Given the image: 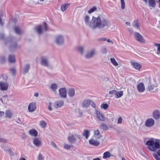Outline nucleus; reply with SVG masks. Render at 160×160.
I'll return each mask as SVG.
<instances>
[{
  "instance_id": "774afa93",
  "label": "nucleus",
  "mask_w": 160,
  "mask_h": 160,
  "mask_svg": "<svg viewBox=\"0 0 160 160\" xmlns=\"http://www.w3.org/2000/svg\"><path fill=\"white\" fill-rule=\"evenodd\" d=\"M92 160H101V159L99 158H97L93 159Z\"/></svg>"
},
{
  "instance_id": "2f4dec72",
  "label": "nucleus",
  "mask_w": 160,
  "mask_h": 160,
  "mask_svg": "<svg viewBox=\"0 0 160 160\" xmlns=\"http://www.w3.org/2000/svg\"><path fill=\"white\" fill-rule=\"evenodd\" d=\"M82 135L85 137L86 139H88L89 135V131L87 130H84V132L82 134Z\"/></svg>"
},
{
  "instance_id": "0e129e2a",
  "label": "nucleus",
  "mask_w": 160,
  "mask_h": 160,
  "mask_svg": "<svg viewBox=\"0 0 160 160\" xmlns=\"http://www.w3.org/2000/svg\"><path fill=\"white\" fill-rule=\"evenodd\" d=\"M126 24L127 25L129 26H130V25H131V24L129 22H126Z\"/></svg>"
},
{
  "instance_id": "bb28decb",
  "label": "nucleus",
  "mask_w": 160,
  "mask_h": 160,
  "mask_svg": "<svg viewBox=\"0 0 160 160\" xmlns=\"http://www.w3.org/2000/svg\"><path fill=\"white\" fill-rule=\"evenodd\" d=\"M78 51L80 52L81 54H83L84 52V47L80 46L77 47Z\"/></svg>"
},
{
  "instance_id": "5701e85b",
  "label": "nucleus",
  "mask_w": 160,
  "mask_h": 160,
  "mask_svg": "<svg viewBox=\"0 0 160 160\" xmlns=\"http://www.w3.org/2000/svg\"><path fill=\"white\" fill-rule=\"evenodd\" d=\"M30 68V65L29 64H26L24 67L23 71L22 73L23 74H25L26 73H27L29 69Z\"/></svg>"
},
{
  "instance_id": "ea45409f",
  "label": "nucleus",
  "mask_w": 160,
  "mask_h": 160,
  "mask_svg": "<svg viewBox=\"0 0 160 160\" xmlns=\"http://www.w3.org/2000/svg\"><path fill=\"white\" fill-rule=\"evenodd\" d=\"M64 148L67 150H69L73 146L72 145H70L67 144H65L64 145Z\"/></svg>"
},
{
  "instance_id": "49530a36",
  "label": "nucleus",
  "mask_w": 160,
  "mask_h": 160,
  "mask_svg": "<svg viewBox=\"0 0 160 160\" xmlns=\"http://www.w3.org/2000/svg\"><path fill=\"white\" fill-rule=\"evenodd\" d=\"M101 107L102 108H103L104 109H106L108 108V104L105 103L101 105Z\"/></svg>"
},
{
  "instance_id": "c756f323",
  "label": "nucleus",
  "mask_w": 160,
  "mask_h": 160,
  "mask_svg": "<svg viewBox=\"0 0 160 160\" xmlns=\"http://www.w3.org/2000/svg\"><path fill=\"white\" fill-rule=\"evenodd\" d=\"M123 95V92L122 91H120L118 92L116 91V95L115 97L116 98H118L122 97Z\"/></svg>"
},
{
  "instance_id": "37998d69",
  "label": "nucleus",
  "mask_w": 160,
  "mask_h": 160,
  "mask_svg": "<svg viewBox=\"0 0 160 160\" xmlns=\"http://www.w3.org/2000/svg\"><path fill=\"white\" fill-rule=\"evenodd\" d=\"M44 157L42 154L39 153L38 157V160H44Z\"/></svg>"
},
{
  "instance_id": "cd10ccee",
  "label": "nucleus",
  "mask_w": 160,
  "mask_h": 160,
  "mask_svg": "<svg viewBox=\"0 0 160 160\" xmlns=\"http://www.w3.org/2000/svg\"><path fill=\"white\" fill-rule=\"evenodd\" d=\"M111 156L110 153L108 151L105 152L103 153V158L105 159L110 158Z\"/></svg>"
},
{
  "instance_id": "603ef678",
  "label": "nucleus",
  "mask_w": 160,
  "mask_h": 160,
  "mask_svg": "<svg viewBox=\"0 0 160 160\" xmlns=\"http://www.w3.org/2000/svg\"><path fill=\"white\" fill-rule=\"evenodd\" d=\"M107 40L106 38H99L98 39V41H106Z\"/></svg>"
},
{
  "instance_id": "e433bc0d",
  "label": "nucleus",
  "mask_w": 160,
  "mask_h": 160,
  "mask_svg": "<svg viewBox=\"0 0 160 160\" xmlns=\"http://www.w3.org/2000/svg\"><path fill=\"white\" fill-rule=\"evenodd\" d=\"M116 91L115 90H112L109 92V94L110 95L109 97H112L113 96V95L114 94L116 95Z\"/></svg>"
},
{
  "instance_id": "4c0bfd02",
  "label": "nucleus",
  "mask_w": 160,
  "mask_h": 160,
  "mask_svg": "<svg viewBox=\"0 0 160 160\" xmlns=\"http://www.w3.org/2000/svg\"><path fill=\"white\" fill-rule=\"evenodd\" d=\"M100 127L101 129L104 130H107L108 129V126L104 124H101Z\"/></svg>"
},
{
  "instance_id": "20e7f679",
  "label": "nucleus",
  "mask_w": 160,
  "mask_h": 160,
  "mask_svg": "<svg viewBox=\"0 0 160 160\" xmlns=\"http://www.w3.org/2000/svg\"><path fill=\"white\" fill-rule=\"evenodd\" d=\"M76 138L78 139H81L82 138V136L78 134H72L68 137V139L70 143H74L76 141Z\"/></svg>"
},
{
  "instance_id": "13d9d810",
  "label": "nucleus",
  "mask_w": 160,
  "mask_h": 160,
  "mask_svg": "<svg viewBox=\"0 0 160 160\" xmlns=\"http://www.w3.org/2000/svg\"><path fill=\"white\" fill-rule=\"evenodd\" d=\"M4 38V35L3 34L0 33V39H2Z\"/></svg>"
},
{
  "instance_id": "2eb2a0df",
  "label": "nucleus",
  "mask_w": 160,
  "mask_h": 160,
  "mask_svg": "<svg viewBox=\"0 0 160 160\" xmlns=\"http://www.w3.org/2000/svg\"><path fill=\"white\" fill-rule=\"evenodd\" d=\"M8 84L6 82H0V89L2 90H7L8 88Z\"/></svg>"
},
{
  "instance_id": "4d7b16f0",
  "label": "nucleus",
  "mask_w": 160,
  "mask_h": 160,
  "mask_svg": "<svg viewBox=\"0 0 160 160\" xmlns=\"http://www.w3.org/2000/svg\"><path fill=\"white\" fill-rule=\"evenodd\" d=\"M0 24L1 25H3V22L2 21L1 16L0 15Z\"/></svg>"
},
{
  "instance_id": "e2e57ef3",
  "label": "nucleus",
  "mask_w": 160,
  "mask_h": 160,
  "mask_svg": "<svg viewBox=\"0 0 160 160\" xmlns=\"http://www.w3.org/2000/svg\"><path fill=\"white\" fill-rule=\"evenodd\" d=\"M107 42L109 43H111L112 44H113V43L112 41V40H110V39H108L107 40Z\"/></svg>"
},
{
  "instance_id": "b1692460",
  "label": "nucleus",
  "mask_w": 160,
  "mask_h": 160,
  "mask_svg": "<svg viewBox=\"0 0 160 160\" xmlns=\"http://www.w3.org/2000/svg\"><path fill=\"white\" fill-rule=\"evenodd\" d=\"M154 118L155 119H159L160 118V113L158 111H155L153 113Z\"/></svg>"
},
{
  "instance_id": "c9c22d12",
  "label": "nucleus",
  "mask_w": 160,
  "mask_h": 160,
  "mask_svg": "<svg viewBox=\"0 0 160 160\" xmlns=\"http://www.w3.org/2000/svg\"><path fill=\"white\" fill-rule=\"evenodd\" d=\"M110 60L112 64L115 66H117L118 65V63L116 61L115 59L114 58H111Z\"/></svg>"
},
{
  "instance_id": "680f3d73",
  "label": "nucleus",
  "mask_w": 160,
  "mask_h": 160,
  "mask_svg": "<svg viewBox=\"0 0 160 160\" xmlns=\"http://www.w3.org/2000/svg\"><path fill=\"white\" fill-rule=\"evenodd\" d=\"M92 104V106L94 107L95 108V105L94 103L92 101V102H91V103Z\"/></svg>"
},
{
  "instance_id": "393cba45",
  "label": "nucleus",
  "mask_w": 160,
  "mask_h": 160,
  "mask_svg": "<svg viewBox=\"0 0 160 160\" xmlns=\"http://www.w3.org/2000/svg\"><path fill=\"white\" fill-rule=\"evenodd\" d=\"M20 47L18 46L16 42L12 45L10 47V49L11 51H13L15 50L17 48H19Z\"/></svg>"
},
{
  "instance_id": "4468645a",
  "label": "nucleus",
  "mask_w": 160,
  "mask_h": 160,
  "mask_svg": "<svg viewBox=\"0 0 160 160\" xmlns=\"http://www.w3.org/2000/svg\"><path fill=\"white\" fill-rule=\"evenodd\" d=\"M33 142L35 146L39 147L41 145L42 141L41 139L36 138L33 139Z\"/></svg>"
},
{
  "instance_id": "72a5a7b5",
  "label": "nucleus",
  "mask_w": 160,
  "mask_h": 160,
  "mask_svg": "<svg viewBox=\"0 0 160 160\" xmlns=\"http://www.w3.org/2000/svg\"><path fill=\"white\" fill-rule=\"evenodd\" d=\"M69 4H64L62 5L61 7V10L62 11H64L68 8Z\"/></svg>"
},
{
  "instance_id": "6ab92c4d",
  "label": "nucleus",
  "mask_w": 160,
  "mask_h": 160,
  "mask_svg": "<svg viewBox=\"0 0 160 160\" xmlns=\"http://www.w3.org/2000/svg\"><path fill=\"white\" fill-rule=\"evenodd\" d=\"M96 113L97 114V116L98 118L101 121H104L105 118L103 115L99 111L96 110Z\"/></svg>"
},
{
  "instance_id": "0eeeda50",
  "label": "nucleus",
  "mask_w": 160,
  "mask_h": 160,
  "mask_svg": "<svg viewBox=\"0 0 160 160\" xmlns=\"http://www.w3.org/2000/svg\"><path fill=\"white\" fill-rule=\"evenodd\" d=\"M96 53V49L94 48L92 49L87 52L85 57L87 58H92Z\"/></svg>"
},
{
  "instance_id": "a18cd8bd",
  "label": "nucleus",
  "mask_w": 160,
  "mask_h": 160,
  "mask_svg": "<svg viewBox=\"0 0 160 160\" xmlns=\"http://www.w3.org/2000/svg\"><path fill=\"white\" fill-rule=\"evenodd\" d=\"M97 9L95 7H93L88 11V13H91Z\"/></svg>"
},
{
  "instance_id": "7ed1b4c3",
  "label": "nucleus",
  "mask_w": 160,
  "mask_h": 160,
  "mask_svg": "<svg viewBox=\"0 0 160 160\" xmlns=\"http://www.w3.org/2000/svg\"><path fill=\"white\" fill-rule=\"evenodd\" d=\"M35 30L38 34H41L42 32L48 30V28L47 24L44 22L43 24L36 27Z\"/></svg>"
},
{
  "instance_id": "79ce46f5",
  "label": "nucleus",
  "mask_w": 160,
  "mask_h": 160,
  "mask_svg": "<svg viewBox=\"0 0 160 160\" xmlns=\"http://www.w3.org/2000/svg\"><path fill=\"white\" fill-rule=\"evenodd\" d=\"M11 112L9 111H7L5 113V116L7 117L11 118L12 116Z\"/></svg>"
},
{
  "instance_id": "a211bd4d",
  "label": "nucleus",
  "mask_w": 160,
  "mask_h": 160,
  "mask_svg": "<svg viewBox=\"0 0 160 160\" xmlns=\"http://www.w3.org/2000/svg\"><path fill=\"white\" fill-rule=\"evenodd\" d=\"M92 101L90 100H84L82 103V107L83 108H87L91 103Z\"/></svg>"
},
{
  "instance_id": "58836bf2",
  "label": "nucleus",
  "mask_w": 160,
  "mask_h": 160,
  "mask_svg": "<svg viewBox=\"0 0 160 160\" xmlns=\"http://www.w3.org/2000/svg\"><path fill=\"white\" fill-rule=\"evenodd\" d=\"M154 45L157 47V54H159L160 53V44L155 43Z\"/></svg>"
},
{
  "instance_id": "dca6fc26",
  "label": "nucleus",
  "mask_w": 160,
  "mask_h": 160,
  "mask_svg": "<svg viewBox=\"0 0 160 160\" xmlns=\"http://www.w3.org/2000/svg\"><path fill=\"white\" fill-rule=\"evenodd\" d=\"M36 104L34 102L31 103L28 108V110L30 112H33L36 109Z\"/></svg>"
},
{
  "instance_id": "aec40b11",
  "label": "nucleus",
  "mask_w": 160,
  "mask_h": 160,
  "mask_svg": "<svg viewBox=\"0 0 160 160\" xmlns=\"http://www.w3.org/2000/svg\"><path fill=\"white\" fill-rule=\"evenodd\" d=\"M28 133L30 135L34 137H36L38 135V132L34 129H32L30 130Z\"/></svg>"
},
{
  "instance_id": "9d476101",
  "label": "nucleus",
  "mask_w": 160,
  "mask_h": 160,
  "mask_svg": "<svg viewBox=\"0 0 160 160\" xmlns=\"http://www.w3.org/2000/svg\"><path fill=\"white\" fill-rule=\"evenodd\" d=\"M155 121L152 118H149L146 120L145 122V125L148 127H150L153 126Z\"/></svg>"
},
{
  "instance_id": "f03ea898",
  "label": "nucleus",
  "mask_w": 160,
  "mask_h": 160,
  "mask_svg": "<svg viewBox=\"0 0 160 160\" xmlns=\"http://www.w3.org/2000/svg\"><path fill=\"white\" fill-rule=\"evenodd\" d=\"M146 144L148 145L147 148L149 150L155 152L157 149L160 148V140H158L155 142L153 140H149L147 142Z\"/></svg>"
},
{
  "instance_id": "423d86ee",
  "label": "nucleus",
  "mask_w": 160,
  "mask_h": 160,
  "mask_svg": "<svg viewBox=\"0 0 160 160\" xmlns=\"http://www.w3.org/2000/svg\"><path fill=\"white\" fill-rule=\"evenodd\" d=\"M134 36L135 39L138 42L142 43H145V39L139 33L135 32L134 33Z\"/></svg>"
},
{
  "instance_id": "c85d7f7f",
  "label": "nucleus",
  "mask_w": 160,
  "mask_h": 160,
  "mask_svg": "<svg viewBox=\"0 0 160 160\" xmlns=\"http://www.w3.org/2000/svg\"><path fill=\"white\" fill-rule=\"evenodd\" d=\"M8 61L10 63H14L15 62V59L14 56L12 55H10L8 58Z\"/></svg>"
},
{
  "instance_id": "9b49d317",
  "label": "nucleus",
  "mask_w": 160,
  "mask_h": 160,
  "mask_svg": "<svg viewBox=\"0 0 160 160\" xmlns=\"http://www.w3.org/2000/svg\"><path fill=\"white\" fill-rule=\"evenodd\" d=\"M137 88L138 91L140 92H143L145 90V86L142 82L138 83L137 85Z\"/></svg>"
},
{
  "instance_id": "f704fd0d",
  "label": "nucleus",
  "mask_w": 160,
  "mask_h": 160,
  "mask_svg": "<svg viewBox=\"0 0 160 160\" xmlns=\"http://www.w3.org/2000/svg\"><path fill=\"white\" fill-rule=\"evenodd\" d=\"M40 126L43 128H45L47 126V123L45 121H41L39 123Z\"/></svg>"
},
{
  "instance_id": "7c9ffc66",
  "label": "nucleus",
  "mask_w": 160,
  "mask_h": 160,
  "mask_svg": "<svg viewBox=\"0 0 160 160\" xmlns=\"http://www.w3.org/2000/svg\"><path fill=\"white\" fill-rule=\"evenodd\" d=\"M132 25L134 27H135L137 28H139V25L138 20H136L134 21Z\"/></svg>"
},
{
  "instance_id": "412c9836",
  "label": "nucleus",
  "mask_w": 160,
  "mask_h": 160,
  "mask_svg": "<svg viewBox=\"0 0 160 160\" xmlns=\"http://www.w3.org/2000/svg\"><path fill=\"white\" fill-rule=\"evenodd\" d=\"M89 143L90 144L94 146H98L99 144V141L94 140L93 138H92L89 140Z\"/></svg>"
},
{
  "instance_id": "a19ab883",
  "label": "nucleus",
  "mask_w": 160,
  "mask_h": 160,
  "mask_svg": "<svg viewBox=\"0 0 160 160\" xmlns=\"http://www.w3.org/2000/svg\"><path fill=\"white\" fill-rule=\"evenodd\" d=\"M94 134L96 135L97 137V138H99L101 137V135L100 133V132L98 130H97L94 131Z\"/></svg>"
},
{
  "instance_id": "864d4df0",
  "label": "nucleus",
  "mask_w": 160,
  "mask_h": 160,
  "mask_svg": "<svg viewBox=\"0 0 160 160\" xmlns=\"http://www.w3.org/2000/svg\"><path fill=\"white\" fill-rule=\"evenodd\" d=\"M122 118L121 117H120L118 119V124H121L122 123Z\"/></svg>"
},
{
  "instance_id": "052dcab7",
  "label": "nucleus",
  "mask_w": 160,
  "mask_h": 160,
  "mask_svg": "<svg viewBox=\"0 0 160 160\" xmlns=\"http://www.w3.org/2000/svg\"><path fill=\"white\" fill-rule=\"evenodd\" d=\"M4 114V112L3 111H0V117L3 116Z\"/></svg>"
},
{
  "instance_id": "6e6d98bb",
  "label": "nucleus",
  "mask_w": 160,
  "mask_h": 160,
  "mask_svg": "<svg viewBox=\"0 0 160 160\" xmlns=\"http://www.w3.org/2000/svg\"><path fill=\"white\" fill-rule=\"evenodd\" d=\"M51 105V102H50L49 103V106L48 107V109L49 110H50V111H52V108Z\"/></svg>"
},
{
  "instance_id": "f3484780",
  "label": "nucleus",
  "mask_w": 160,
  "mask_h": 160,
  "mask_svg": "<svg viewBox=\"0 0 160 160\" xmlns=\"http://www.w3.org/2000/svg\"><path fill=\"white\" fill-rule=\"evenodd\" d=\"M131 63L132 66L136 69L139 70L141 67V65L138 62L131 61Z\"/></svg>"
},
{
  "instance_id": "5fc2aeb1",
  "label": "nucleus",
  "mask_w": 160,
  "mask_h": 160,
  "mask_svg": "<svg viewBox=\"0 0 160 160\" xmlns=\"http://www.w3.org/2000/svg\"><path fill=\"white\" fill-rule=\"evenodd\" d=\"M51 144L52 146L53 147H55V148H57V145L54 142H51Z\"/></svg>"
},
{
  "instance_id": "3c124183",
  "label": "nucleus",
  "mask_w": 160,
  "mask_h": 160,
  "mask_svg": "<svg viewBox=\"0 0 160 160\" xmlns=\"http://www.w3.org/2000/svg\"><path fill=\"white\" fill-rule=\"evenodd\" d=\"M101 52L103 53H106L107 52L106 48L105 47H103L102 48Z\"/></svg>"
},
{
  "instance_id": "09e8293b",
  "label": "nucleus",
  "mask_w": 160,
  "mask_h": 160,
  "mask_svg": "<svg viewBox=\"0 0 160 160\" xmlns=\"http://www.w3.org/2000/svg\"><path fill=\"white\" fill-rule=\"evenodd\" d=\"M154 85H150L148 86V89L149 91H151L154 89Z\"/></svg>"
},
{
  "instance_id": "f257e3e1",
  "label": "nucleus",
  "mask_w": 160,
  "mask_h": 160,
  "mask_svg": "<svg viewBox=\"0 0 160 160\" xmlns=\"http://www.w3.org/2000/svg\"><path fill=\"white\" fill-rule=\"evenodd\" d=\"M89 18L88 16H85L84 18L85 24L92 29L98 28L106 31L110 27V22L106 16L100 15L97 18L93 16L90 22Z\"/></svg>"
},
{
  "instance_id": "8fccbe9b",
  "label": "nucleus",
  "mask_w": 160,
  "mask_h": 160,
  "mask_svg": "<svg viewBox=\"0 0 160 160\" xmlns=\"http://www.w3.org/2000/svg\"><path fill=\"white\" fill-rule=\"evenodd\" d=\"M153 155L157 160H160V158L157 154H153Z\"/></svg>"
},
{
  "instance_id": "c03bdc74",
  "label": "nucleus",
  "mask_w": 160,
  "mask_h": 160,
  "mask_svg": "<svg viewBox=\"0 0 160 160\" xmlns=\"http://www.w3.org/2000/svg\"><path fill=\"white\" fill-rule=\"evenodd\" d=\"M10 72L12 75H14L15 74L16 70L15 68H12L10 69Z\"/></svg>"
},
{
  "instance_id": "f8f14e48",
  "label": "nucleus",
  "mask_w": 160,
  "mask_h": 160,
  "mask_svg": "<svg viewBox=\"0 0 160 160\" xmlns=\"http://www.w3.org/2000/svg\"><path fill=\"white\" fill-rule=\"evenodd\" d=\"M64 104V101L63 100H61L55 102L54 106L56 108H60L63 106Z\"/></svg>"
},
{
  "instance_id": "bf43d9fd",
  "label": "nucleus",
  "mask_w": 160,
  "mask_h": 160,
  "mask_svg": "<svg viewBox=\"0 0 160 160\" xmlns=\"http://www.w3.org/2000/svg\"><path fill=\"white\" fill-rule=\"evenodd\" d=\"M6 141V140L3 138H0V142H5Z\"/></svg>"
},
{
  "instance_id": "39448f33",
  "label": "nucleus",
  "mask_w": 160,
  "mask_h": 160,
  "mask_svg": "<svg viewBox=\"0 0 160 160\" xmlns=\"http://www.w3.org/2000/svg\"><path fill=\"white\" fill-rule=\"evenodd\" d=\"M64 38L63 36L59 35L56 36L55 42L59 46L62 45L64 43Z\"/></svg>"
},
{
  "instance_id": "69168bd1",
  "label": "nucleus",
  "mask_w": 160,
  "mask_h": 160,
  "mask_svg": "<svg viewBox=\"0 0 160 160\" xmlns=\"http://www.w3.org/2000/svg\"><path fill=\"white\" fill-rule=\"evenodd\" d=\"M23 137L22 138L23 139L26 138V137H27L26 135V134H25V133H23Z\"/></svg>"
},
{
  "instance_id": "ddd939ff",
  "label": "nucleus",
  "mask_w": 160,
  "mask_h": 160,
  "mask_svg": "<svg viewBox=\"0 0 160 160\" xmlns=\"http://www.w3.org/2000/svg\"><path fill=\"white\" fill-rule=\"evenodd\" d=\"M58 86L56 83H52L51 84L49 87V89L53 92L56 93L57 90L58 89Z\"/></svg>"
},
{
  "instance_id": "1a4fd4ad",
  "label": "nucleus",
  "mask_w": 160,
  "mask_h": 160,
  "mask_svg": "<svg viewBox=\"0 0 160 160\" xmlns=\"http://www.w3.org/2000/svg\"><path fill=\"white\" fill-rule=\"evenodd\" d=\"M41 64L45 67H48L49 66V63L48 62V59L46 56H42L41 58Z\"/></svg>"
},
{
  "instance_id": "4be33fe9",
  "label": "nucleus",
  "mask_w": 160,
  "mask_h": 160,
  "mask_svg": "<svg viewBox=\"0 0 160 160\" xmlns=\"http://www.w3.org/2000/svg\"><path fill=\"white\" fill-rule=\"evenodd\" d=\"M68 94L70 97H74L75 95V90L73 88L69 89L68 91Z\"/></svg>"
},
{
  "instance_id": "338daca9",
  "label": "nucleus",
  "mask_w": 160,
  "mask_h": 160,
  "mask_svg": "<svg viewBox=\"0 0 160 160\" xmlns=\"http://www.w3.org/2000/svg\"><path fill=\"white\" fill-rule=\"evenodd\" d=\"M157 153L159 156H160V150H158Z\"/></svg>"
},
{
  "instance_id": "a878e982",
  "label": "nucleus",
  "mask_w": 160,
  "mask_h": 160,
  "mask_svg": "<svg viewBox=\"0 0 160 160\" xmlns=\"http://www.w3.org/2000/svg\"><path fill=\"white\" fill-rule=\"evenodd\" d=\"M148 4L150 7L154 8L156 6V2L155 0H149Z\"/></svg>"
},
{
  "instance_id": "de8ad7c7",
  "label": "nucleus",
  "mask_w": 160,
  "mask_h": 160,
  "mask_svg": "<svg viewBox=\"0 0 160 160\" xmlns=\"http://www.w3.org/2000/svg\"><path fill=\"white\" fill-rule=\"evenodd\" d=\"M121 8L122 9H124L125 8V3L124 2V0H121Z\"/></svg>"
},
{
  "instance_id": "473e14b6",
  "label": "nucleus",
  "mask_w": 160,
  "mask_h": 160,
  "mask_svg": "<svg viewBox=\"0 0 160 160\" xmlns=\"http://www.w3.org/2000/svg\"><path fill=\"white\" fill-rule=\"evenodd\" d=\"M14 31L15 32L18 34H20L22 33L21 29L18 27H15L14 28Z\"/></svg>"
},
{
  "instance_id": "6e6552de",
  "label": "nucleus",
  "mask_w": 160,
  "mask_h": 160,
  "mask_svg": "<svg viewBox=\"0 0 160 160\" xmlns=\"http://www.w3.org/2000/svg\"><path fill=\"white\" fill-rule=\"evenodd\" d=\"M59 95L62 98H65L67 97V89L65 88H61L59 90Z\"/></svg>"
}]
</instances>
